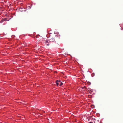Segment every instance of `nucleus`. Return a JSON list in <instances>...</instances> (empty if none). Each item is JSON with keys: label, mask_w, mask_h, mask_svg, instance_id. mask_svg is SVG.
<instances>
[{"label": "nucleus", "mask_w": 123, "mask_h": 123, "mask_svg": "<svg viewBox=\"0 0 123 123\" xmlns=\"http://www.w3.org/2000/svg\"><path fill=\"white\" fill-rule=\"evenodd\" d=\"M56 85L57 86L59 85V84H60V83L59 82V81L57 80L56 81Z\"/></svg>", "instance_id": "nucleus-1"}, {"label": "nucleus", "mask_w": 123, "mask_h": 123, "mask_svg": "<svg viewBox=\"0 0 123 123\" xmlns=\"http://www.w3.org/2000/svg\"><path fill=\"white\" fill-rule=\"evenodd\" d=\"M45 44L47 43H50V41L48 40H45L44 42Z\"/></svg>", "instance_id": "nucleus-2"}, {"label": "nucleus", "mask_w": 123, "mask_h": 123, "mask_svg": "<svg viewBox=\"0 0 123 123\" xmlns=\"http://www.w3.org/2000/svg\"><path fill=\"white\" fill-rule=\"evenodd\" d=\"M51 40L53 42H54L55 41V38H53L52 37V38H51Z\"/></svg>", "instance_id": "nucleus-3"}, {"label": "nucleus", "mask_w": 123, "mask_h": 123, "mask_svg": "<svg viewBox=\"0 0 123 123\" xmlns=\"http://www.w3.org/2000/svg\"><path fill=\"white\" fill-rule=\"evenodd\" d=\"M59 82L60 83L59 84L60 86H61L63 84V83L60 80H59Z\"/></svg>", "instance_id": "nucleus-4"}, {"label": "nucleus", "mask_w": 123, "mask_h": 123, "mask_svg": "<svg viewBox=\"0 0 123 123\" xmlns=\"http://www.w3.org/2000/svg\"><path fill=\"white\" fill-rule=\"evenodd\" d=\"M3 19V20L4 21H7V19L6 18H4V19Z\"/></svg>", "instance_id": "nucleus-5"}, {"label": "nucleus", "mask_w": 123, "mask_h": 123, "mask_svg": "<svg viewBox=\"0 0 123 123\" xmlns=\"http://www.w3.org/2000/svg\"><path fill=\"white\" fill-rule=\"evenodd\" d=\"M4 21L3 20V19H2L0 21V23H3Z\"/></svg>", "instance_id": "nucleus-6"}, {"label": "nucleus", "mask_w": 123, "mask_h": 123, "mask_svg": "<svg viewBox=\"0 0 123 123\" xmlns=\"http://www.w3.org/2000/svg\"><path fill=\"white\" fill-rule=\"evenodd\" d=\"M45 44L46 45H47V46H49V43H46V44Z\"/></svg>", "instance_id": "nucleus-7"}, {"label": "nucleus", "mask_w": 123, "mask_h": 123, "mask_svg": "<svg viewBox=\"0 0 123 123\" xmlns=\"http://www.w3.org/2000/svg\"><path fill=\"white\" fill-rule=\"evenodd\" d=\"M39 36V35H37V36H36V38H37Z\"/></svg>", "instance_id": "nucleus-8"}, {"label": "nucleus", "mask_w": 123, "mask_h": 123, "mask_svg": "<svg viewBox=\"0 0 123 123\" xmlns=\"http://www.w3.org/2000/svg\"><path fill=\"white\" fill-rule=\"evenodd\" d=\"M85 88V89H86V87H85L84 86V87H83V88Z\"/></svg>", "instance_id": "nucleus-9"}, {"label": "nucleus", "mask_w": 123, "mask_h": 123, "mask_svg": "<svg viewBox=\"0 0 123 123\" xmlns=\"http://www.w3.org/2000/svg\"><path fill=\"white\" fill-rule=\"evenodd\" d=\"M89 123H93L92 122H90Z\"/></svg>", "instance_id": "nucleus-10"}]
</instances>
